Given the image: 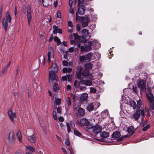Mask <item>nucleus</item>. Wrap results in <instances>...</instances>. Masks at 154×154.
<instances>
[{
  "mask_svg": "<svg viewBox=\"0 0 154 154\" xmlns=\"http://www.w3.org/2000/svg\"><path fill=\"white\" fill-rule=\"evenodd\" d=\"M153 101H154L152 102H149L150 103V107L152 109H154V103H153Z\"/></svg>",
  "mask_w": 154,
  "mask_h": 154,
  "instance_id": "4d7b16f0",
  "label": "nucleus"
},
{
  "mask_svg": "<svg viewBox=\"0 0 154 154\" xmlns=\"http://www.w3.org/2000/svg\"><path fill=\"white\" fill-rule=\"evenodd\" d=\"M65 143V145L68 147L67 148L69 150L70 154H74L73 149L72 146H70L71 143L68 137H66Z\"/></svg>",
  "mask_w": 154,
  "mask_h": 154,
  "instance_id": "1a4fd4ad",
  "label": "nucleus"
},
{
  "mask_svg": "<svg viewBox=\"0 0 154 154\" xmlns=\"http://www.w3.org/2000/svg\"><path fill=\"white\" fill-rule=\"evenodd\" d=\"M85 56H80L79 57V60L81 62H86Z\"/></svg>",
  "mask_w": 154,
  "mask_h": 154,
  "instance_id": "58836bf2",
  "label": "nucleus"
},
{
  "mask_svg": "<svg viewBox=\"0 0 154 154\" xmlns=\"http://www.w3.org/2000/svg\"><path fill=\"white\" fill-rule=\"evenodd\" d=\"M82 36L86 38L88 35V31L87 29H83L82 30Z\"/></svg>",
  "mask_w": 154,
  "mask_h": 154,
  "instance_id": "412c9836",
  "label": "nucleus"
},
{
  "mask_svg": "<svg viewBox=\"0 0 154 154\" xmlns=\"http://www.w3.org/2000/svg\"><path fill=\"white\" fill-rule=\"evenodd\" d=\"M109 134L108 132L106 131H103L100 134L101 137L103 138H106L108 137Z\"/></svg>",
  "mask_w": 154,
  "mask_h": 154,
  "instance_id": "4be33fe9",
  "label": "nucleus"
},
{
  "mask_svg": "<svg viewBox=\"0 0 154 154\" xmlns=\"http://www.w3.org/2000/svg\"><path fill=\"white\" fill-rule=\"evenodd\" d=\"M32 11L30 6H28L27 9L26 16L27 19L28 24L29 25H30V22L32 19L31 14Z\"/></svg>",
  "mask_w": 154,
  "mask_h": 154,
  "instance_id": "6e6552de",
  "label": "nucleus"
},
{
  "mask_svg": "<svg viewBox=\"0 0 154 154\" xmlns=\"http://www.w3.org/2000/svg\"><path fill=\"white\" fill-rule=\"evenodd\" d=\"M82 82V84H84L86 86H90L92 84V82L90 80L84 81Z\"/></svg>",
  "mask_w": 154,
  "mask_h": 154,
  "instance_id": "a878e982",
  "label": "nucleus"
},
{
  "mask_svg": "<svg viewBox=\"0 0 154 154\" xmlns=\"http://www.w3.org/2000/svg\"><path fill=\"white\" fill-rule=\"evenodd\" d=\"M8 114L11 121L14 122L17 116L16 113L13 112L12 110L10 109L8 110Z\"/></svg>",
  "mask_w": 154,
  "mask_h": 154,
  "instance_id": "423d86ee",
  "label": "nucleus"
},
{
  "mask_svg": "<svg viewBox=\"0 0 154 154\" xmlns=\"http://www.w3.org/2000/svg\"><path fill=\"white\" fill-rule=\"evenodd\" d=\"M92 129L93 132L95 134H97L100 132L102 129V128L101 126L96 125L93 127Z\"/></svg>",
  "mask_w": 154,
  "mask_h": 154,
  "instance_id": "2eb2a0df",
  "label": "nucleus"
},
{
  "mask_svg": "<svg viewBox=\"0 0 154 154\" xmlns=\"http://www.w3.org/2000/svg\"><path fill=\"white\" fill-rule=\"evenodd\" d=\"M138 87L140 88L141 91H146L145 83L143 81L141 80H139L138 82Z\"/></svg>",
  "mask_w": 154,
  "mask_h": 154,
  "instance_id": "f8f14e48",
  "label": "nucleus"
},
{
  "mask_svg": "<svg viewBox=\"0 0 154 154\" xmlns=\"http://www.w3.org/2000/svg\"><path fill=\"white\" fill-rule=\"evenodd\" d=\"M148 93L146 94L147 97L149 102H152L154 100V97L151 93V89L149 87L147 88Z\"/></svg>",
  "mask_w": 154,
  "mask_h": 154,
  "instance_id": "ddd939ff",
  "label": "nucleus"
},
{
  "mask_svg": "<svg viewBox=\"0 0 154 154\" xmlns=\"http://www.w3.org/2000/svg\"><path fill=\"white\" fill-rule=\"evenodd\" d=\"M83 36H79L78 39L80 42H84L86 41V39Z\"/></svg>",
  "mask_w": 154,
  "mask_h": 154,
  "instance_id": "4c0bfd02",
  "label": "nucleus"
},
{
  "mask_svg": "<svg viewBox=\"0 0 154 154\" xmlns=\"http://www.w3.org/2000/svg\"><path fill=\"white\" fill-rule=\"evenodd\" d=\"M102 113L103 115H104V114H105V116H108L109 114V112L107 110H106L104 112H103Z\"/></svg>",
  "mask_w": 154,
  "mask_h": 154,
  "instance_id": "052dcab7",
  "label": "nucleus"
},
{
  "mask_svg": "<svg viewBox=\"0 0 154 154\" xmlns=\"http://www.w3.org/2000/svg\"><path fill=\"white\" fill-rule=\"evenodd\" d=\"M74 133L75 135L79 137H80L81 135V134H80V133L77 130H74Z\"/></svg>",
  "mask_w": 154,
  "mask_h": 154,
  "instance_id": "a18cd8bd",
  "label": "nucleus"
},
{
  "mask_svg": "<svg viewBox=\"0 0 154 154\" xmlns=\"http://www.w3.org/2000/svg\"><path fill=\"white\" fill-rule=\"evenodd\" d=\"M127 131L128 133L131 134H133L134 132V128L133 127H130L128 128Z\"/></svg>",
  "mask_w": 154,
  "mask_h": 154,
  "instance_id": "7c9ffc66",
  "label": "nucleus"
},
{
  "mask_svg": "<svg viewBox=\"0 0 154 154\" xmlns=\"http://www.w3.org/2000/svg\"><path fill=\"white\" fill-rule=\"evenodd\" d=\"M73 35L75 37V38L77 39H78V38L79 36L77 33H74L73 34Z\"/></svg>",
  "mask_w": 154,
  "mask_h": 154,
  "instance_id": "338daca9",
  "label": "nucleus"
},
{
  "mask_svg": "<svg viewBox=\"0 0 154 154\" xmlns=\"http://www.w3.org/2000/svg\"><path fill=\"white\" fill-rule=\"evenodd\" d=\"M136 112L141 116L142 120H143V117H144L145 115L144 110L143 109V108H137Z\"/></svg>",
  "mask_w": 154,
  "mask_h": 154,
  "instance_id": "f3484780",
  "label": "nucleus"
},
{
  "mask_svg": "<svg viewBox=\"0 0 154 154\" xmlns=\"http://www.w3.org/2000/svg\"><path fill=\"white\" fill-rule=\"evenodd\" d=\"M74 48L73 47H72L69 48L68 49V51L70 53H72L74 51Z\"/></svg>",
  "mask_w": 154,
  "mask_h": 154,
  "instance_id": "e2e57ef3",
  "label": "nucleus"
},
{
  "mask_svg": "<svg viewBox=\"0 0 154 154\" xmlns=\"http://www.w3.org/2000/svg\"><path fill=\"white\" fill-rule=\"evenodd\" d=\"M89 74V71L88 69H87L84 70L82 73L83 75L84 76H86L88 75Z\"/></svg>",
  "mask_w": 154,
  "mask_h": 154,
  "instance_id": "2f4dec72",
  "label": "nucleus"
},
{
  "mask_svg": "<svg viewBox=\"0 0 154 154\" xmlns=\"http://www.w3.org/2000/svg\"><path fill=\"white\" fill-rule=\"evenodd\" d=\"M36 151L37 154H43V150L42 149H38Z\"/></svg>",
  "mask_w": 154,
  "mask_h": 154,
  "instance_id": "3c124183",
  "label": "nucleus"
},
{
  "mask_svg": "<svg viewBox=\"0 0 154 154\" xmlns=\"http://www.w3.org/2000/svg\"><path fill=\"white\" fill-rule=\"evenodd\" d=\"M68 26L72 28L73 27V25L72 22L71 21H69L68 22Z\"/></svg>",
  "mask_w": 154,
  "mask_h": 154,
  "instance_id": "bf43d9fd",
  "label": "nucleus"
},
{
  "mask_svg": "<svg viewBox=\"0 0 154 154\" xmlns=\"http://www.w3.org/2000/svg\"><path fill=\"white\" fill-rule=\"evenodd\" d=\"M51 68L53 69V71L54 72H56L57 70V65L56 63H53L52 64V65L51 66Z\"/></svg>",
  "mask_w": 154,
  "mask_h": 154,
  "instance_id": "bb28decb",
  "label": "nucleus"
},
{
  "mask_svg": "<svg viewBox=\"0 0 154 154\" xmlns=\"http://www.w3.org/2000/svg\"><path fill=\"white\" fill-rule=\"evenodd\" d=\"M85 5H80V4L79 3L78 5V14L79 13V14L83 15L84 14L85 10H88L89 11H93V10L92 8H87L85 7Z\"/></svg>",
  "mask_w": 154,
  "mask_h": 154,
  "instance_id": "7ed1b4c3",
  "label": "nucleus"
},
{
  "mask_svg": "<svg viewBox=\"0 0 154 154\" xmlns=\"http://www.w3.org/2000/svg\"><path fill=\"white\" fill-rule=\"evenodd\" d=\"M87 110L89 112L92 111L94 108V105L93 103H89L86 106Z\"/></svg>",
  "mask_w": 154,
  "mask_h": 154,
  "instance_id": "aec40b11",
  "label": "nucleus"
},
{
  "mask_svg": "<svg viewBox=\"0 0 154 154\" xmlns=\"http://www.w3.org/2000/svg\"><path fill=\"white\" fill-rule=\"evenodd\" d=\"M53 115L54 117V120H57V117L56 116V113L55 111H54L53 112Z\"/></svg>",
  "mask_w": 154,
  "mask_h": 154,
  "instance_id": "5fc2aeb1",
  "label": "nucleus"
},
{
  "mask_svg": "<svg viewBox=\"0 0 154 154\" xmlns=\"http://www.w3.org/2000/svg\"><path fill=\"white\" fill-rule=\"evenodd\" d=\"M49 0H42V3L43 6L47 7L49 5Z\"/></svg>",
  "mask_w": 154,
  "mask_h": 154,
  "instance_id": "72a5a7b5",
  "label": "nucleus"
},
{
  "mask_svg": "<svg viewBox=\"0 0 154 154\" xmlns=\"http://www.w3.org/2000/svg\"><path fill=\"white\" fill-rule=\"evenodd\" d=\"M57 18H60L61 17V13L60 11L59 10L57 11Z\"/></svg>",
  "mask_w": 154,
  "mask_h": 154,
  "instance_id": "de8ad7c7",
  "label": "nucleus"
},
{
  "mask_svg": "<svg viewBox=\"0 0 154 154\" xmlns=\"http://www.w3.org/2000/svg\"><path fill=\"white\" fill-rule=\"evenodd\" d=\"M93 54L91 52L88 54L87 55L85 56V60L86 62H89L91 60V57L93 55Z\"/></svg>",
  "mask_w": 154,
  "mask_h": 154,
  "instance_id": "a211bd4d",
  "label": "nucleus"
},
{
  "mask_svg": "<svg viewBox=\"0 0 154 154\" xmlns=\"http://www.w3.org/2000/svg\"><path fill=\"white\" fill-rule=\"evenodd\" d=\"M62 149L64 154H68V152L66 151L65 148L63 147H62Z\"/></svg>",
  "mask_w": 154,
  "mask_h": 154,
  "instance_id": "680f3d73",
  "label": "nucleus"
},
{
  "mask_svg": "<svg viewBox=\"0 0 154 154\" xmlns=\"http://www.w3.org/2000/svg\"><path fill=\"white\" fill-rule=\"evenodd\" d=\"M90 92L93 93H94L96 92V90L93 88H90Z\"/></svg>",
  "mask_w": 154,
  "mask_h": 154,
  "instance_id": "6e6d98bb",
  "label": "nucleus"
},
{
  "mask_svg": "<svg viewBox=\"0 0 154 154\" xmlns=\"http://www.w3.org/2000/svg\"><path fill=\"white\" fill-rule=\"evenodd\" d=\"M142 101L140 99H139L137 101V108H142Z\"/></svg>",
  "mask_w": 154,
  "mask_h": 154,
  "instance_id": "c85d7f7f",
  "label": "nucleus"
},
{
  "mask_svg": "<svg viewBox=\"0 0 154 154\" xmlns=\"http://www.w3.org/2000/svg\"><path fill=\"white\" fill-rule=\"evenodd\" d=\"M83 69V68L82 66H78L77 67L76 71L77 72H81V71Z\"/></svg>",
  "mask_w": 154,
  "mask_h": 154,
  "instance_id": "49530a36",
  "label": "nucleus"
},
{
  "mask_svg": "<svg viewBox=\"0 0 154 154\" xmlns=\"http://www.w3.org/2000/svg\"><path fill=\"white\" fill-rule=\"evenodd\" d=\"M69 12L72 14L73 15L74 13V11L73 9L72 8V7H70L69 9Z\"/></svg>",
  "mask_w": 154,
  "mask_h": 154,
  "instance_id": "13d9d810",
  "label": "nucleus"
},
{
  "mask_svg": "<svg viewBox=\"0 0 154 154\" xmlns=\"http://www.w3.org/2000/svg\"><path fill=\"white\" fill-rule=\"evenodd\" d=\"M120 136V134L119 132L116 131L114 132L112 135V136L114 138H118Z\"/></svg>",
  "mask_w": 154,
  "mask_h": 154,
  "instance_id": "393cba45",
  "label": "nucleus"
},
{
  "mask_svg": "<svg viewBox=\"0 0 154 154\" xmlns=\"http://www.w3.org/2000/svg\"><path fill=\"white\" fill-rule=\"evenodd\" d=\"M53 33L54 34H56L57 33V27L55 25H54L53 26Z\"/></svg>",
  "mask_w": 154,
  "mask_h": 154,
  "instance_id": "ea45409f",
  "label": "nucleus"
},
{
  "mask_svg": "<svg viewBox=\"0 0 154 154\" xmlns=\"http://www.w3.org/2000/svg\"><path fill=\"white\" fill-rule=\"evenodd\" d=\"M76 2V0H69V5L70 7H72L73 4H75Z\"/></svg>",
  "mask_w": 154,
  "mask_h": 154,
  "instance_id": "c9c22d12",
  "label": "nucleus"
},
{
  "mask_svg": "<svg viewBox=\"0 0 154 154\" xmlns=\"http://www.w3.org/2000/svg\"><path fill=\"white\" fill-rule=\"evenodd\" d=\"M28 139L30 142L32 143H35L36 140L35 136L34 134L29 136Z\"/></svg>",
  "mask_w": 154,
  "mask_h": 154,
  "instance_id": "6ab92c4d",
  "label": "nucleus"
},
{
  "mask_svg": "<svg viewBox=\"0 0 154 154\" xmlns=\"http://www.w3.org/2000/svg\"><path fill=\"white\" fill-rule=\"evenodd\" d=\"M15 139V134L14 132L13 131H11L9 132L8 137V140L9 143L13 144L14 143Z\"/></svg>",
  "mask_w": 154,
  "mask_h": 154,
  "instance_id": "9d476101",
  "label": "nucleus"
},
{
  "mask_svg": "<svg viewBox=\"0 0 154 154\" xmlns=\"http://www.w3.org/2000/svg\"><path fill=\"white\" fill-rule=\"evenodd\" d=\"M131 105L133 107V109H135L136 108V103L135 101H131Z\"/></svg>",
  "mask_w": 154,
  "mask_h": 154,
  "instance_id": "c03bdc74",
  "label": "nucleus"
},
{
  "mask_svg": "<svg viewBox=\"0 0 154 154\" xmlns=\"http://www.w3.org/2000/svg\"><path fill=\"white\" fill-rule=\"evenodd\" d=\"M133 116L135 120H137L140 118V116L136 112L134 113Z\"/></svg>",
  "mask_w": 154,
  "mask_h": 154,
  "instance_id": "473e14b6",
  "label": "nucleus"
},
{
  "mask_svg": "<svg viewBox=\"0 0 154 154\" xmlns=\"http://www.w3.org/2000/svg\"><path fill=\"white\" fill-rule=\"evenodd\" d=\"M78 12L76 13V19L80 22H82L84 17H80L78 16Z\"/></svg>",
  "mask_w": 154,
  "mask_h": 154,
  "instance_id": "f704fd0d",
  "label": "nucleus"
},
{
  "mask_svg": "<svg viewBox=\"0 0 154 154\" xmlns=\"http://www.w3.org/2000/svg\"><path fill=\"white\" fill-rule=\"evenodd\" d=\"M67 127V131L68 133H70L71 131L70 126L72 129L73 130L75 129V124L74 122L71 121L70 122V123L67 122L66 124Z\"/></svg>",
  "mask_w": 154,
  "mask_h": 154,
  "instance_id": "4468645a",
  "label": "nucleus"
},
{
  "mask_svg": "<svg viewBox=\"0 0 154 154\" xmlns=\"http://www.w3.org/2000/svg\"><path fill=\"white\" fill-rule=\"evenodd\" d=\"M49 82L50 84L55 83L59 81L57 76L54 71H50L49 73Z\"/></svg>",
  "mask_w": 154,
  "mask_h": 154,
  "instance_id": "f257e3e1",
  "label": "nucleus"
},
{
  "mask_svg": "<svg viewBox=\"0 0 154 154\" xmlns=\"http://www.w3.org/2000/svg\"><path fill=\"white\" fill-rule=\"evenodd\" d=\"M61 100L60 99L57 98L55 101V103L57 105H59L60 104Z\"/></svg>",
  "mask_w": 154,
  "mask_h": 154,
  "instance_id": "8fccbe9b",
  "label": "nucleus"
},
{
  "mask_svg": "<svg viewBox=\"0 0 154 154\" xmlns=\"http://www.w3.org/2000/svg\"><path fill=\"white\" fill-rule=\"evenodd\" d=\"M76 124L81 126H87L89 125V122L87 119L82 118L80 120L79 122H77Z\"/></svg>",
  "mask_w": 154,
  "mask_h": 154,
  "instance_id": "0eeeda50",
  "label": "nucleus"
},
{
  "mask_svg": "<svg viewBox=\"0 0 154 154\" xmlns=\"http://www.w3.org/2000/svg\"><path fill=\"white\" fill-rule=\"evenodd\" d=\"M66 101L68 106H70L71 105V101L70 98L67 97L66 98Z\"/></svg>",
  "mask_w": 154,
  "mask_h": 154,
  "instance_id": "79ce46f5",
  "label": "nucleus"
},
{
  "mask_svg": "<svg viewBox=\"0 0 154 154\" xmlns=\"http://www.w3.org/2000/svg\"><path fill=\"white\" fill-rule=\"evenodd\" d=\"M8 69L7 68H6L5 67V68L3 69L2 70L1 74H0V76H2L3 75H4L5 73L7 72Z\"/></svg>",
  "mask_w": 154,
  "mask_h": 154,
  "instance_id": "37998d69",
  "label": "nucleus"
},
{
  "mask_svg": "<svg viewBox=\"0 0 154 154\" xmlns=\"http://www.w3.org/2000/svg\"><path fill=\"white\" fill-rule=\"evenodd\" d=\"M88 0H78V4H80V5H82V4L85 3V2L87 1Z\"/></svg>",
  "mask_w": 154,
  "mask_h": 154,
  "instance_id": "09e8293b",
  "label": "nucleus"
},
{
  "mask_svg": "<svg viewBox=\"0 0 154 154\" xmlns=\"http://www.w3.org/2000/svg\"><path fill=\"white\" fill-rule=\"evenodd\" d=\"M60 89V87L58 85L55 84L53 86V90L54 92H56L58 90Z\"/></svg>",
  "mask_w": 154,
  "mask_h": 154,
  "instance_id": "cd10ccee",
  "label": "nucleus"
},
{
  "mask_svg": "<svg viewBox=\"0 0 154 154\" xmlns=\"http://www.w3.org/2000/svg\"><path fill=\"white\" fill-rule=\"evenodd\" d=\"M74 109L77 111V113H75L74 115L76 118H78L79 116L82 117L85 114V111L82 108H79L76 109V108H75Z\"/></svg>",
  "mask_w": 154,
  "mask_h": 154,
  "instance_id": "39448f33",
  "label": "nucleus"
},
{
  "mask_svg": "<svg viewBox=\"0 0 154 154\" xmlns=\"http://www.w3.org/2000/svg\"><path fill=\"white\" fill-rule=\"evenodd\" d=\"M76 75H77L78 79H80L81 76V72H76Z\"/></svg>",
  "mask_w": 154,
  "mask_h": 154,
  "instance_id": "603ef678",
  "label": "nucleus"
},
{
  "mask_svg": "<svg viewBox=\"0 0 154 154\" xmlns=\"http://www.w3.org/2000/svg\"><path fill=\"white\" fill-rule=\"evenodd\" d=\"M57 110L58 113L60 114L61 112V109L60 107H58L57 109Z\"/></svg>",
  "mask_w": 154,
  "mask_h": 154,
  "instance_id": "0e129e2a",
  "label": "nucleus"
},
{
  "mask_svg": "<svg viewBox=\"0 0 154 154\" xmlns=\"http://www.w3.org/2000/svg\"><path fill=\"white\" fill-rule=\"evenodd\" d=\"M88 95L87 93H84L83 94L80 96V99L82 101L85 100L87 98Z\"/></svg>",
  "mask_w": 154,
  "mask_h": 154,
  "instance_id": "b1692460",
  "label": "nucleus"
},
{
  "mask_svg": "<svg viewBox=\"0 0 154 154\" xmlns=\"http://www.w3.org/2000/svg\"><path fill=\"white\" fill-rule=\"evenodd\" d=\"M16 135L18 140L20 142H22V137L21 133L19 130L17 131Z\"/></svg>",
  "mask_w": 154,
  "mask_h": 154,
  "instance_id": "5701e85b",
  "label": "nucleus"
},
{
  "mask_svg": "<svg viewBox=\"0 0 154 154\" xmlns=\"http://www.w3.org/2000/svg\"><path fill=\"white\" fill-rule=\"evenodd\" d=\"M15 154H21V152L20 150H17L15 152Z\"/></svg>",
  "mask_w": 154,
  "mask_h": 154,
  "instance_id": "774afa93",
  "label": "nucleus"
},
{
  "mask_svg": "<svg viewBox=\"0 0 154 154\" xmlns=\"http://www.w3.org/2000/svg\"><path fill=\"white\" fill-rule=\"evenodd\" d=\"M48 62L50 63L51 58H54V50L53 48L50 47L48 49Z\"/></svg>",
  "mask_w": 154,
  "mask_h": 154,
  "instance_id": "9b49d317",
  "label": "nucleus"
},
{
  "mask_svg": "<svg viewBox=\"0 0 154 154\" xmlns=\"http://www.w3.org/2000/svg\"><path fill=\"white\" fill-rule=\"evenodd\" d=\"M54 41L57 43V45H59L60 44V41L58 37L57 36L54 37Z\"/></svg>",
  "mask_w": 154,
  "mask_h": 154,
  "instance_id": "e433bc0d",
  "label": "nucleus"
},
{
  "mask_svg": "<svg viewBox=\"0 0 154 154\" xmlns=\"http://www.w3.org/2000/svg\"><path fill=\"white\" fill-rule=\"evenodd\" d=\"M89 21V18L85 16L84 17L82 21V26L84 27L88 25V22Z\"/></svg>",
  "mask_w": 154,
  "mask_h": 154,
  "instance_id": "dca6fc26",
  "label": "nucleus"
},
{
  "mask_svg": "<svg viewBox=\"0 0 154 154\" xmlns=\"http://www.w3.org/2000/svg\"><path fill=\"white\" fill-rule=\"evenodd\" d=\"M11 19V17L10 14H7L5 15V17L3 20L2 25L4 27L5 31H6L9 28L8 23L10 22Z\"/></svg>",
  "mask_w": 154,
  "mask_h": 154,
  "instance_id": "f03ea898",
  "label": "nucleus"
},
{
  "mask_svg": "<svg viewBox=\"0 0 154 154\" xmlns=\"http://www.w3.org/2000/svg\"><path fill=\"white\" fill-rule=\"evenodd\" d=\"M150 127V125H147L145 127H144L143 129V131H146L148 128Z\"/></svg>",
  "mask_w": 154,
  "mask_h": 154,
  "instance_id": "864d4df0",
  "label": "nucleus"
},
{
  "mask_svg": "<svg viewBox=\"0 0 154 154\" xmlns=\"http://www.w3.org/2000/svg\"><path fill=\"white\" fill-rule=\"evenodd\" d=\"M26 148L27 150H29L30 152H34L35 151L34 148L33 147L29 145L26 146Z\"/></svg>",
  "mask_w": 154,
  "mask_h": 154,
  "instance_id": "c756f323",
  "label": "nucleus"
},
{
  "mask_svg": "<svg viewBox=\"0 0 154 154\" xmlns=\"http://www.w3.org/2000/svg\"><path fill=\"white\" fill-rule=\"evenodd\" d=\"M72 74L71 73H69L68 75L67 78H68V81L69 82H71L72 81Z\"/></svg>",
  "mask_w": 154,
  "mask_h": 154,
  "instance_id": "a19ab883",
  "label": "nucleus"
},
{
  "mask_svg": "<svg viewBox=\"0 0 154 154\" xmlns=\"http://www.w3.org/2000/svg\"><path fill=\"white\" fill-rule=\"evenodd\" d=\"M94 42L93 41H89L88 43L86 42L84 44L85 46H81V49L82 51H88L91 49V46L94 44Z\"/></svg>",
  "mask_w": 154,
  "mask_h": 154,
  "instance_id": "20e7f679",
  "label": "nucleus"
},
{
  "mask_svg": "<svg viewBox=\"0 0 154 154\" xmlns=\"http://www.w3.org/2000/svg\"><path fill=\"white\" fill-rule=\"evenodd\" d=\"M132 90L133 91L136 93H137V87L136 86H133L132 88Z\"/></svg>",
  "mask_w": 154,
  "mask_h": 154,
  "instance_id": "69168bd1",
  "label": "nucleus"
}]
</instances>
